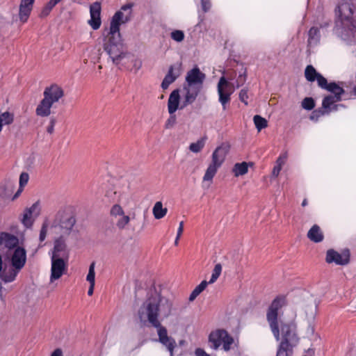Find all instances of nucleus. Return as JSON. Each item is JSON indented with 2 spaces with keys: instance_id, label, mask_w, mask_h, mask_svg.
<instances>
[{
  "instance_id": "obj_1",
  "label": "nucleus",
  "mask_w": 356,
  "mask_h": 356,
  "mask_svg": "<svg viewBox=\"0 0 356 356\" xmlns=\"http://www.w3.org/2000/svg\"><path fill=\"white\" fill-rule=\"evenodd\" d=\"M172 307L170 300L154 291L148 296L138 311L141 321H147L156 329L159 341L167 348L170 356H174L177 343L175 339L168 335V330L161 321L171 315Z\"/></svg>"
},
{
  "instance_id": "obj_2",
  "label": "nucleus",
  "mask_w": 356,
  "mask_h": 356,
  "mask_svg": "<svg viewBox=\"0 0 356 356\" xmlns=\"http://www.w3.org/2000/svg\"><path fill=\"white\" fill-rule=\"evenodd\" d=\"M133 3L122 6L112 17L108 33V41L105 44L104 49L111 58L113 62L118 64L124 56L119 47L120 43V26L121 24L129 22L132 17Z\"/></svg>"
},
{
  "instance_id": "obj_3",
  "label": "nucleus",
  "mask_w": 356,
  "mask_h": 356,
  "mask_svg": "<svg viewBox=\"0 0 356 356\" xmlns=\"http://www.w3.org/2000/svg\"><path fill=\"white\" fill-rule=\"evenodd\" d=\"M356 7L348 1H342L337 7L334 30L343 40L355 38L356 33Z\"/></svg>"
},
{
  "instance_id": "obj_4",
  "label": "nucleus",
  "mask_w": 356,
  "mask_h": 356,
  "mask_svg": "<svg viewBox=\"0 0 356 356\" xmlns=\"http://www.w3.org/2000/svg\"><path fill=\"white\" fill-rule=\"evenodd\" d=\"M76 223V218L68 207L60 208L54 216L51 228H58L63 234H69Z\"/></svg>"
},
{
  "instance_id": "obj_5",
  "label": "nucleus",
  "mask_w": 356,
  "mask_h": 356,
  "mask_svg": "<svg viewBox=\"0 0 356 356\" xmlns=\"http://www.w3.org/2000/svg\"><path fill=\"white\" fill-rule=\"evenodd\" d=\"M316 80L320 88L334 94L333 95H327L324 97L322 102L323 108H330L335 102L341 100V95L344 93V90L341 86L335 82L328 83L327 79L321 74L317 76Z\"/></svg>"
},
{
  "instance_id": "obj_6",
  "label": "nucleus",
  "mask_w": 356,
  "mask_h": 356,
  "mask_svg": "<svg viewBox=\"0 0 356 356\" xmlns=\"http://www.w3.org/2000/svg\"><path fill=\"white\" fill-rule=\"evenodd\" d=\"M280 345L293 348L299 342L296 325L293 322H281L279 325Z\"/></svg>"
},
{
  "instance_id": "obj_7",
  "label": "nucleus",
  "mask_w": 356,
  "mask_h": 356,
  "mask_svg": "<svg viewBox=\"0 0 356 356\" xmlns=\"http://www.w3.org/2000/svg\"><path fill=\"white\" fill-rule=\"evenodd\" d=\"M209 343L213 350H218L222 345L223 350L227 352L234 343V339L225 330L217 329L209 334Z\"/></svg>"
},
{
  "instance_id": "obj_8",
  "label": "nucleus",
  "mask_w": 356,
  "mask_h": 356,
  "mask_svg": "<svg viewBox=\"0 0 356 356\" xmlns=\"http://www.w3.org/2000/svg\"><path fill=\"white\" fill-rule=\"evenodd\" d=\"M284 303V298H276L269 307L266 317L270 330L277 341H280L279 323L277 322L278 310Z\"/></svg>"
},
{
  "instance_id": "obj_9",
  "label": "nucleus",
  "mask_w": 356,
  "mask_h": 356,
  "mask_svg": "<svg viewBox=\"0 0 356 356\" xmlns=\"http://www.w3.org/2000/svg\"><path fill=\"white\" fill-rule=\"evenodd\" d=\"M234 83H229L225 76L220 78L217 90L219 95V102L222 104V108L226 109V106L231 100V95L235 90Z\"/></svg>"
},
{
  "instance_id": "obj_10",
  "label": "nucleus",
  "mask_w": 356,
  "mask_h": 356,
  "mask_svg": "<svg viewBox=\"0 0 356 356\" xmlns=\"http://www.w3.org/2000/svg\"><path fill=\"white\" fill-rule=\"evenodd\" d=\"M325 261L328 264L334 263L339 266L347 265L350 261V252L348 250H345L339 253L333 249H330L326 252Z\"/></svg>"
},
{
  "instance_id": "obj_11",
  "label": "nucleus",
  "mask_w": 356,
  "mask_h": 356,
  "mask_svg": "<svg viewBox=\"0 0 356 356\" xmlns=\"http://www.w3.org/2000/svg\"><path fill=\"white\" fill-rule=\"evenodd\" d=\"M181 63H176L169 67L168 71L161 85L163 90H166L170 84L174 83L177 79L179 77L181 74Z\"/></svg>"
},
{
  "instance_id": "obj_12",
  "label": "nucleus",
  "mask_w": 356,
  "mask_h": 356,
  "mask_svg": "<svg viewBox=\"0 0 356 356\" xmlns=\"http://www.w3.org/2000/svg\"><path fill=\"white\" fill-rule=\"evenodd\" d=\"M205 78V74L202 72L197 66H195L191 70L188 71L186 76L185 83L202 88Z\"/></svg>"
},
{
  "instance_id": "obj_13",
  "label": "nucleus",
  "mask_w": 356,
  "mask_h": 356,
  "mask_svg": "<svg viewBox=\"0 0 356 356\" xmlns=\"http://www.w3.org/2000/svg\"><path fill=\"white\" fill-rule=\"evenodd\" d=\"M10 264L12 267L21 270L26 261V251L22 247H17L10 254Z\"/></svg>"
},
{
  "instance_id": "obj_14",
  "label": "nucleus",
  "mask_w": 356,
  "mask_h": 356,
  "mask_svg": "<svg viewBox=\"0 0 356 356\" xmlns=\"http://www.w3.org/2000/svg\"><path fill=\"white\" fill-rule=\"evenodd\" d=\"M201 90L202 88L200 87L190 86L189 84L184 83L183 90L184 91L185 94L184 96V101L179 108L183 109L188 105L193 104L195 101Z\"/></svg>"
},
{
  "instance_id": "obj_15",
  "label": "nucleus",
  "mask_w": 356,
  "mask_h": 356,
  "mask_svg": "<svg viewBox=\"0 0 356 356\" xmlns=\"http://www.w3.org/2000/svg\"><path fill=\"white\" fill-rule=\"evenodd\" d=\"M51 268L50 281L53 282L63 275L65 269V264L62 257H51Z\"/></svg>"
},
{
  "instance_id": "obj_16",
  "label": "nucleus",
  "mask_w": 356,
  "mask_h": 356,
  "mask_svg": "<svg viewBox=\"0 0 356 356\" xmlns=\"http://www.w3.org/2000/svg\"><path fill=\"white\" fill-rule=\"evenodd\" d=\"M43 95L44 98L54 104L63 97L64 92L59 86L53 84L44 89Z\"/></svg>"
},
{
  "instance_id": "obj_17",
  "label": "nucleus",
  "mask_w": 356,
  "mask_h": 356,
  "mask_svg": "<svg viewBox=\"0 0 356 356\" xmlns=\"http://www.w3.org/2000/svg\"><path fill=\"white\" fill-rule=\"evenodd\" d=\"M90 19L88 24L93 30H97L101 26V5L99 2H95L90 7Z\"/></svg>"
},
{
  "instance_id": "obj_18",
  "label": "nucleus",
  "mask_w": 356,
  "mask_h": 356,
  "mask_svg": "<svg viewBox=\"0 0 356 356\" xmlns=\"http://www.w3.org/2000/svg\"><path fill=\"white\" fill-rule=\"evenodd\" d=\"M229 150V146L225 143H222L216 147L212 154L211 163L220 167L223 163Z\"/></svg>"
},
{
  "instance_id": "obj_19",
  "label": "nucleus",
  "mask_w": 356,
  "mask_h": 356,
  "mask_svg": "<svg viewBox=\"0 0 356 356\" xmlns=\"http://www.w3.org/2000/svg\"><path fill=\"white\" fill-rule=\"evenodd\" d=\"M0 246L9 250H15L19 246V238L16 236L8 232L0 233Z\"/></svg>"
},
{
  "instance_id": "obj_20",
  "label": "nucleus",
  "mask_w": 356,
  "mask_h": 356,
  "mask_svg": "<svg viewBox=\"0 0 356 356\" xmlns=\"http://www.w3.org/2000/svg\"><path fill=\"white\" fill-rule=\"evenodd\" d=\"M179 90L178 89L174 90L170 93L168 101V110L170 115L175 113L179 108Z\"/></svg>"
},
{
  "instance_id": "obj_21",
  "label": "nucleus",
  "mask_w": 356,
  "mask_h": 356,
  "mask_svg": "<svg viewBox=\"0 0 356 356\" xmlns=\"http://www.w3.org/2000/svg\"><path fill=\"white\" fill-rule=\"evenodd\" d=\"M33 5L32 3L21 0L19 8V18L21 22L25 23L27 22L33 9Z\"/></svg>"
},
{
  "instance_id": "obj_22",
  "label": "nucleus",
  "mask_w": 356,
  "mask_h": 356,
  "mask_svg": "<svg viewBox=\"0 0 356 356\" xmlns=\"http://www.w3.org/2000/svg\"><path fill=\"white\" fill-rule=\"evenodd\" d=\"M19 270L15 267L8 269L4 268L0 272V279L5 283H10L15 280Z\"/></svg>"
},
{
  "instance_id": "obj_23",
  "label": "nucleus",
  "mask_w": 356,
  "mask_h": 356,
  "mask_svg": "<svg viewBox=\"0 0 356 356\" xmlns=\"http://www.w3.org/2000/svg\"><path fill=\"white\" fill-rule=\"evenodd\" d=\"M52 105L53 104L43 97L35 109L36 115L40 117L49 116L51 114V108Z\"/></svg>"
},
{
  "instance_id": "obj_24",
  "label": "nucleus",
  "mask_w": 356,
  "mask_h": 356,
  "mask_svg": "<svg viewBox=\"0 0 356 356\" xmlns=\"http://www.w3.org/2000/svg\"><path fill=\"white\" fill-rule=\"evenodd\" d=\"M66 245L63 236H60L54 241L51 257H62L65 252Z\"/></svg>"
},
{
  "instance_id": "obj_25",
  "label": "nucleus",
  "mask_w": 356,
  "mask_h": 356,
  "mask_svg": "<svg viewBox=\"0 0 356 356\" xmlns=\"http://www.w3.org/2000/svg\"><path fill=\"white\" fill-rule=\"evenodd\" d=\"M307 237L314 243H319L323 240V234L317 225H313L307 233Z\"/></svg>"
},
{
  "instance_id": "obj_26",
  "label": "nucleus",
  "mask_w": 356,
  "mask_h": 356,
  "mask_svg": "<svg viewBox=\"0 0 356 356\" xmlns=\"http://www.w3.org/2000/svg\"><path fill=\"white\" fill-rule=\"evenodd\" d=\"M320 31L316 27H312L308 32V45L314 47L318 44L320 41Z\"/></svg>"
},
{
  "instance_id": "obj_27",
  "label": "nucleus",
  "mask_w": 356,
  "mask_h": 356,
  "mask_svg": "<svg viewBox=\"0 0 356 356\" xmlns=\"http://www.w3.org/2000/svg\"><path fill=\"white\" fill-rule=\"evenodd\" d=\"M167 212V208L163 207L161 202H156L152 209L154 217L157 220L163 218L166 215Z\"/></svg>"
},
{
  "instance_id": "obj_28",
  "label": "nucleus",
  "mask_w": 356,
  "mask_h": 356,
  "mask_svg": "<svg viewBox=\"0 0 356 356\" xmlns=\"http://www.w3.org/2000/svg\"><path fill=\"white\" fill-rule=\"evenodd\" d=\"M219 168H220L219 166H217L216 165L211 163L209 165V166L205 172V174L203 177V181H211Z\"/></svg>"
},
{
  "instance_id": "obj_29",
  "label": "nucleus",
  "mask_w": 356,
  "mask_h": 356,
  "mask_svg": "<svg viewBox=\"0 0 356 356\" xmlns=\"http://www.w3.org/2000/svg\"><path fill=\"white\" fill-rule=\"evenodd\" d=\"M248 167L246 162L236 163L232 169L235 177H239L245 175L248 172Z\"/></svg>"
},
{
  "instance_id": "obj_30",
  "label": "nucleus",
  "mask_w": 356,
  "mask_h": 356,
  "mask_svg": "<svg viewBox=\"0 0 356 356\" xmlns=\"http://www.w3.org/2000/svg\"><path fill=\"white\" fill-rule=\"evenodd\" d=\"M207 140V137L204 136L200 138L197 142L192 143L189 145L190 151H191L193 153H199L204 147Z\"/></svg>"
},
{
  "instance_id": "obj_31",
  "label": "nucleus",
  "mask_w": 356,
  "mask_h": 356,
  "mask_svg": "<svg viewBox=\"0 0 356 356\" xmlns=\"http://www.w3.org/2000/svg\"><path fill=\"white\" fill-rule=\"evenodd\" d=\"M320 74L311 65H307L305 70V76L308 81L313 82Z\"/></svg>"
},
{
  "instance_id": "obj_32",
  "label": "nucleus",
  "mask_w": 356,
  "mask_h": 356,
  "mask_svg": "<svg viewBox=\"0 0 356 356\" xmlns=\"http://www.w3.org/2000/svg\"><path fill=\"white\" fill-rule=\"evenodd\" d=\"M337 105H335L334 104L333 105H332L330 108H327V109H325V108H323L324 111H321V110H315L312 112V115H310V119L312 120H318V119L325 115V114H328L330 113V112L332 111V110H334L336 111L337 109Z\"/></svg>"
},
{
  "instance_id": "obj_33",
  "label": "nucleus",
  "mask_w": 356,
  "mask_h": 356,
  "mask_svg": "<svg viewBox=\"0 0 356 356\" xmlns=\"http://www.w3.org/2000/svg\"><path fill=\"white\" fill-rule=\"evenodd\" d=\"M113 221L115 222V226L119 229H124L129 224L130 218L129 216L124 214L120 216V217H117V218L113 219Z\"/></svg>"
},
{
  "instance_id": "obj_34",
  "label": "nucleus",
  "mask_w": 356,
  "mask_h": 356,
  "mask_svg": "<svg viewBox=\"0 0 356 356\" xmlns=\"http://www.w3.org/2000/svg\"><path fill=\"white\" fill-rule=\"evenodd\" d=\"M208 282L205 280L202 281L192 291L189 296V300L193 301L207 287Z\"/></svg>"
},
{
  "instance_id": "obj_35",
  "label": "nucleus",
  "mask_w": 356,
  "mask_h": 356,
  "mask_svg": "<svg viewBox=\"0 0 356 356\" xmlns=\"http://www.w3.org/2000/svg\"><path fill=\"white\" fill-rule=\"evenodd\" d=\"M124 214H125L124 209L118 204H114L111 208L110 216L112 220L115 218H117V217H120V216H122Z\"/></svg>"
},
{
  "instance_id": "obj_36",
  "label": "nucleus",
  "mask_w": 356,
  "mask_h": 356,
  "mask_svg": "<svg viewBox=\"0 0 356 356\" xmlns=\"http://www.w3.org/2000/svg\"><path fill=\"white\" fill-rule=\"evenodd\" d=\"M253 121L257 129L260 131L261 129L267 127V120L259 115H256L253 118Z\"/></svg>"
},
{
  "instance_id": "obj_37",
  "label": "nucleus",
  "mask_w": 356,
  "mask_h": 356,
  "mask_svg": "<svg viewBox=\"0 0 356 356\" xmlns=\"http://www.w3.org/2000/svg\"><path fill=\"white\" fill-rule=\"evenodd\" d=\"M247 79V70L246 68H242L241 71L239 72V74L236 80V82L234 83L236 88H238L240 86H243Z\"/></svg>"
},
{
  "instance_id": "obj_38",
  "label": "nucleus",
  "mask_w": 356,
  "mask_h": 356,
  "mask_svg": "<svg viewBox=\"0 0 356 356\" xmlns=\"http://www.w3.org/2000/svg\"><path fill=\"white\" fill-rule=\"evenodd\" d=\"M293 348L290 347L278 346L276 356H292Z\"/></svg>"
},
{
  "instance_id": "obj_39",
  "label": "nucleus",
  "mask_w": 356,
  "mask_h": 356,
  "mask_svg": "<svg viewBox=\"0 0 356 356\" xmlns=\"http://www.w3.org/2000/svg\"><path fill=\"white\" fill-rule=\"evenodd\" d=\"M221 272H222L221 264H216V266H214V268L213 270L211 279L208 283H209V284L214 283L217 280V279L219 277V276L220 275Z\"/></svg>"
},
{
  "instance_id": "obj_40",
  "label": "nucleus",
  "mask_w": 356,
  "mask_h": 356,
  "mask_svg": "<svg viewBox=\"0 0 356 356\" xmlns=\"http://www.w3.org/2000/svg\"><path fill=\"white\" fill-rule=\"evenodd\" d=\"M25 211L31 214L32 216H38L40 213V202L37 201L34 204H32V206L29 208H26Z\"/></svg>"
},
{
  "instance_id": "obj_41",
  "label": "nucleus",
  "mask_w": 356,
  "mask_h": 356,
  "mask_svg": "<svg viewBox=\"0 0 356 356\" xmlns=\"http://www.w3.org/2000/svg\"><path fill=\"white\" fill-rule=\"evenodd\" d=\"M315 106V103L312 97H305L302 102V107L307 111L313 109Z\"/></svg>"
},
{
  "instance_id": "obj_42",
  "label": "nucleus",
  "mask_w": 356,
  "mask_h": 356,
  "mask_svg": "<svg viewBox=\"0 0 356 356\" xmlns=\"http://www.w3.org/2000/svg\"><path fill=\"white\" fill-rule=\"evenodd\" d=\"M0 118L3 124H10L13 122L14 116L13 114L6 111L0 114Z\"/></svg>"
},
{
  "instance_id": "obj_43",
  "label": "nucleus",
  "mask_w": 356,
  "mask_h": 356,
  "mask_svg": "<svg viewBox=\"0 0 356 356\" xmlns=\"http://www.w3.org/2000/svg\"><path fill=\"white\" fill-rule=\"evenodd\" d=\"M86 280L90 284L95 283V262H92L89 267L88 273L86 277Z\"/></svg>"
},
{
  "instance_id": "obj_44",
  "label": "nucleus",
  "mask_w": 356,
  "mask_h": 356,
  "mask_svg": "<svg viewBox=\"0 0 356 356\" xmlns=\"http://www.w3.org/2000/svg\"><path fill=\"white\" fill-rule=\"evenodd\" d=\"M22 222L27 228L31 227L33 223L32 216L29 214L25 210L24 212L23 218L22 219Z\"/></svg>"
},
{
  "instance_id": "obj_45",
  "label": "nucleus",
  "mask_w": 356,
  "mask_h": 356,
  "mask_svg": "<svg viewBox=\"0 0 356 356\" xmlns=\"http://www.w3.org/2000/svg\"><path fill=\"white\" fill-rule=\"evenodd\" d=\"M171 38L176 42H181L184 39V33L180 30H175L171 33Z\"/></svg>"
},
{
  "instance_id": "obj_46",
  "label": "nucleus",
  "mask_w": 356,
  "mask_h": 356,
  "mask_svg": "<svg viewBox=\"0 0 356 356\" xmlns=\"http://www.w3.org/2000/svg\"><path fill=\"white\" fill-rule=\"evenodd\" d=\"M47 228H48V223L47 221H44L42 225V227L40 231V236H39V240L40 242H43L47 236Z\"/></svg>"
},
{
  "instance_id": "obj_47",
  "label": "nucleus",
  "mask_w": 356,
  "mask_h": 356,
  "mask_svg": "<svg viewBox=\"0 0 356 356\" xmlns=\"http://www.w3.org/2000/svg\"><path fill=\"white\" fill-rule=\"evenodd\" d=\"M29 179V175L26 172H22L19 176V186L24 187Z\"/></svg>"
},
{
  "instance_id": "obj_48",
  "label": "nucleus",
  "mask_w": 356,
  "mask_h": 356,
  "mask_svg": "<svg viewBox=\"0 0 356 356\" xmlns=\"http://www.w3.org/2000/svg\"><path fill=\"white\" fill-rule=\"evenodd\" d=\"M248 90L247 89H242L239 92V99L243 102L245 105H248Z\"/></svg>"
},
{
  "instance_id": "obj_49",
  "label": "nucleus",
  "mask_w": 356,
  "mask_h": 356,
  "mask_svg": "<svg viewBox=\"0 0 356 356\" xmlns=\"http://www.w3.org/2000/svg\"><path fill=\"white\" fill-rule=\"evenodd\" d=\"M176 123V116L175 113L170 115V118L165 122V128L170 129L172 128Z\"/></svg>"
},
{
  "instance_id": "obj_50",
  "label": "nucleus",
  "mask_w": 356,
  "mask_h": 356,
  "mask_svg": "<svg viewBox=\"0 0 356 356\" xmlns=\"http://www.w3.org/2000/svg\"><path fill=\"white\" fill-rule=\"evenodd\" d=\"M56 123V120L55 118L52 117L49 120V125L47 127V131L49 134H52L54 131V126Z\"/></svg>"
},
{
  "instance_id": "obj_51",
  "label": "nucleus",
  "mask_w": 356,
  "mask_h": 356,
  "mask_svg": "<svg viewBox=\"0 0 356 356\" xmlns=\"http://www.w3.org/2000/svg\"><path fill=\"white\" fill-rule=\"evenodd\" d=\"M287 159V153H283L277 159L276 161V165H280L282 168V165L285 163Z\"/></svg>"
},
{
  "instance_id": "obj_52",
  "label": "nucleus",
  "mask_w": 356,
  "mask_h": 356,
  "mask_svg": "<svg viewBox=\"0 0 356 356\" xmlns=\"http://www.w3.org/2000/svg\"><path fill=\"white\" fill-rule=\"evenodd\" d=\"M54 6V5H51L50 1H49V2L47 3V5L44 7V8L42 10V15L44 17L48 15Z\"/></svg>"
},
{
  "instance_id": "obj_53",
  "label": "nucleus",
  "mask_w": 356,
  "mask_h": 356,
  "mask_svg": "<svg viewBox=\"0 0 356 356\" xmlns=\"http://www.w3.org/2000/svg\"><path fill=\"white\" fill-rule=\"evenodd\" d=\"M202 8L204 13L208 12L211 6L210 0H201Z\"/></svg>"
},
{
  "instance_id": "obj_54",
  "label": "nucleus",
  "mask_w": 356,
  "mask_h": 356,
  "mask_svg": "<svg viewBox=\"0 0 356 356\" xmlns=\"http://www.w3.org/2000/svg\"><path fill=\"white\" fill-rule=\"evenodd\" d=\"M196 356H210V355L207 354L203 349L198 348L195 351Z\"/></svg>"
},
{
  "instance_id": "obj_55",
  "label": "nucleus",
  "mask_w": 356,
  "mask_h": 356,
  "mask_svg": "<svg viewBox=\"0 0 356 356\" xmlns=\"http://www.w3.org/2000/svg\"><path fill=\"white\" fill-rule=\"evenodd\" d=\"M281 170H282V167H280V165H275L272 171L273 176L277 177L279 175Z\"/></svg>"
},
{
  "instance_id": "obj_56",
  "label": "nucleus",
  "mask_w": 356,
  "mask_h": 356,
  "mask_svg": "<svg viewBox=\"0 0 356 356\" xmlns=\"http://www.w3.org/2000/svg\"><path fill=\"white\" fill-rule=\"evenodd\" d=\"M184 230V222L181 221L179 225V227L177 229V234L178 235V237H181Z\"/></svg>"
},
{
  "instance_id": "obj_57",
  "label": "nucleus",
  "mask_w": 356,
  "mask_h": 356,
  "mask_svg": "<svg viewBox=\"0 0 356 356\" xmlns=\"http://www.w3.org/2000/svg\"><path fill=\"white\" fill-rule=\"evenodd\" d=\"M51 356H63V352L61 349H56L51 355Z\"/></svg>"
},
{
  "instance_id": "obj_58",
  "label": "nucleus",
  "mask_w": 356,
  "mask_h": 356,
  "mask_svg": "<svg viewBox=\"0 0 356 356\" xmlns=\"http://www.w3.org/2000/svg\"><path fill=\"white\" fill-rule=\"evenodd\" d=\"M23 189H24L23 187L21 188V186H19V188H18L17 191L15 193V194L14 195L13 200H15L16 198H17L20 195Z\"/></svg>"
},
{
  "instance_id": "obj_59",
  "label": "nucleus",
  "mask_w": 356,
  "mask_h": 356,
  "mask_svg": "<svg viewBox=\"0 0 356 356\" xmlns=\"http://www.w3.org/2000/svg\"><path fill=\"white\" fill-rule=\"evenodd\" d=\"M94 286H95V284H93V283L90 284V287H89L88 291V294L89 296H92V295L93 291H94Z\"/></svg>"
},
{
  "instance_id": "obj_60",
  "label": "nucleus",
  "mask_w": 356,
  "mask_h": 356,
  "mask_svg": "<svg viewBox=\"0 0 356 356\" xmlns=\"http://www.w3.org/2000/svg\"><path fill=\"white\" fill-rule=\"evenodd\" d=\"M2 289L3 287L1 286V284H0V300H1L2 302L5 303L6 300L5 296L3 295Z\"/></svg>"
},
{
  "instance_id": "obj_61",
  "label": "nucleus",
  "mask_w": 356,
  "mask_h": 356,
  "mask_svg": "<svg viewBox=\"0 0 356 356\" xmlns=\"http://www.w3.org/2000/svg\"><path fill=\"white\" fill-rule=\"evenodd\" d=\"M61 0H49L51 5L56 6L57 3H58Z\"/></svg>"
},
{
  "instance_id": "obj_62",
  "label": "nucleus",
  "mask_w": 356,
  "mask_h": 356,
  "mask_svg": "<svg viewBox=\"0 0 356 356\" xmlns=\"http://www.w3.org/2000/svg\"><path fill=\"white\" fill-rule=\"evenodd\" d=\"M179 238H180V237H178V235L177 234L176 238L175 240V245H178Z\"/></svg>"
},
{
  "instance_id": "obj_63",
  "label": "nucleus",
  "mask_w": 356,
  "mask_h": 356,
  "mask_svg": "<svg viewBox=\"0 0 356 356\" xmlns=\"http://www.w3.org/2000/svg\"><path fill=\"white\" fill-rule=\"evenodd\" d=\"M307 205V199H304L302 202V207H305Z\"/></svg>"
},
{
  "instance_id": "obj_64",
  "label": "nucleus",
  "mask_w": 356,
  "mask_h": 356,
  "mask_svg": "<svg viewBox=\"0 0 356 356\" xmlns=\"http://www.w3.org/2000/svg\"><path fill=\"white\" fill-rule=\"evenodd\" d=\"M106 196H108V197H111V200H113V201H114V200H115V199H114V197H113L112 194H111L109 192H107V193H106Z\"/></svg>"
}]
</instances>
